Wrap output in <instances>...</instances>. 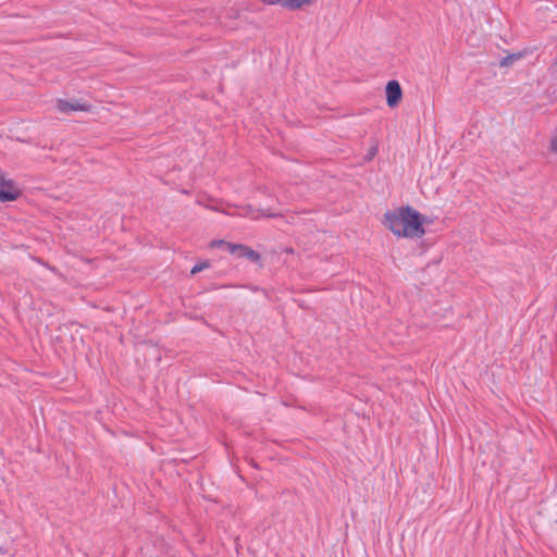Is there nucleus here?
Here are the masks:
<instances>
[{
	"mask_svg": "<svg viewBox=\"0 0 557 557\" xmlns=\"http://www.w3.org/2000/svg\"><path fill=\"white\" fill-rule=\"evenodd\" d=\"M425 216L410 206L386 211L382 221L396 237L409 239L421 238L425 234Z\"/></svg>",
	"mask_w": 557,
	"mask_h": 557,
	"instance_id": "f257e3e1",
	"label": "nucleus"
},
{
	"mask_svg": "<svg viewBox=\"0 0 557 557\" xmlns=\"http://www.w3.org/2000/svg\"><path fill=\"white\" fill-rule=\"evenodd\" d=\"M236 209H238L237 212H230L225 210H221V212L228 214V215H239L249 218L251 220H259L261 218H273L277 216L275 212L271 210V208H255L250 205L237 207L234 206ZM216 211H220V209H215Z\"/></svg>",
	"mask_w": 557,
	"mask_h": 557,
	"instance_id": "f03ea898",
	"label": "nucleus"
},
{
	"mask_svg": "<svg viewBox=\"0 0 557 557\" xmlns=\"http://www.w3.org/2000/svg\"><path fill=\"white\" fill-rule=\"evenodd\" d=\"M55 109L60 113L67 114L71 112H89L92 107L91 104L78 99L66 100L58 98L55 100Z\"/></svg>",
	"mask_w": 557,
	"mask_h": 557,
	"instance_id": "7ed1b4c3",
	"label": "nucleus"
},
{
	"mask_svg": "<svg viewBox=\"0 0 557 557\" xmlns=\"http://www.w3.org/2000/svg\"><path fill=\"white\" fill-rule=\"evenodd\" d=\"M386 103L389 108H395L399 104L403 91L397 81H389L385 88Z\"/></svg>",
	"mask_w": 557,
	"mask_h": 557,
	"instance_id": "20e7f679",
	"label": "nucleus"
},
{
	"mask_svg": "<svg viewBox=\"0 0 557 557\" xmlns=\"http://www.w3.org/2000/svg\"><path fill=\"white\" fill-rule=\"evenodd\" d=\"M227 249L232 255L247 258L250 261L258 262L260 255L245 245H227Z\"/></svg>",
	"mask_w": 557,
	"mask_h": 557,
	"instance_id": "39448f33",
	"label": "nucleus"
},
{
	"mask_svg": "<svg viewBox=\"0 0 557 557\" xmlns=\"http://www.w3.org/2000/svg\"><path fill=\"white\" fill-rule=\"evenodd\" d=\"M265 4H280L288 10H298L311 5L315 0H261Z\"/></svg>",
	"mask_w": 557,
	"mask_h": 557,
	"instance_id": "423d86ee",
	"label": "nucleus"
},
{
	"mask_svg": "<svg viewBox=\"0 0 557 557\" xmlns=\"http://www.w3.org/2000/svg\"><path fill=\"white\" fill-rule=\"evenodd\" d=\"M18 196V190L13 186L10 181H5L0 176V200L12 201Z\"/></svg>",
	"mask_w": 557,
	"mask_h": 557,
	"instance_id": "0eeeda50",
	"label": "nucleus"
},
{
	"mask_svg": "<svg viewBox=\"0 0 557 557\" xmlns=\"http://www.w3.org/2000/svg\"><path fill=\"white\" fill-rule=\"evenodd\" d=\"M208 267H209L208 262H202V263L194 265V268L191 269L190 272H191V274H196V273H199L200 271H202L203 269H207Z\"/></svg>",
	"mask_w": 557,
	"mask_h": 557,
	"instance_id": "6e6552de",
	"label": "nucleus"
},
{
	"mask_svg": "<svg viewBox=\"0 0 557 557\" xmlns=\"http://www.w3.org/2000/svg\"><path fill=\"white\" fill-rule=\"evenodd\" d=\"M549 150L554 153H557V132L553 135L550 139Z\"/></svg>",
	"mask_w": 557,
	"mask_h": 557,
	"instance_id": "1a4fd4ad",
	"label": "nucleus"
},
{
	"mask_svg": "<svg viewBox=\"0 0 557 557\" xmlns=\"http://www.w3.org/2000/svg\"><path fill=\"white\" fill-rule=\"evenodd\" d=\"M227 245H232V244L227 243V242H224V240H212L210 243V247L211 248H215V247H225V248H227Z\"/></svg>",
	"mask_w": 557,
	"mask_h": 557,
	"instance_id": "9d476101",
	"label": "nucleus"
},
{
	"mask_svg": "<svg viewBox=\"0 0 557 557\" xmlns=\"http://www.w3.org/2000/svg\"><path fill=\"white\" fill-rule=\"evenodd\" d=\"M376 153H377V146L375 145V146L371 147L369 154H368V159L371 160Z\"/></svg>",
	"mask_w": 557,
	"mask_h": 557,
	"instance_id": "9b49d317",
	"label": "nucleus"
}]
</instances>
